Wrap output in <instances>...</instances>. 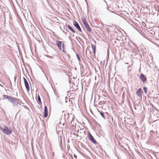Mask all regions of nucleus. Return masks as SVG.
I'll use <instances>...</instances> for the list:
<instances>
[{
  "instance_id": "nucleus-1",
  "label": "nucleus",
  "mask_w": 159,
  "mask_h": 159,
  "mask_svg": "<svg viewBox=\"0 0 159 159\" xmlns=\"http://www.w3.org/2000/svg\"><path fill=\"white\" fill-rule=\"evenodd\" d=\"M150 138L152 140L154 141L156 143L159 142V137L157 135V131H154L153 130H151L150 132Z\"/></svg>"
},
{
  "instance_id": "nucleus-2",
  "label": "nucleus",
  "mask_w": 159,
  "mask_h": 159,
  "mask_svg": "<svg viewBox=\"0 0 159 159\" xmlns=\"http://www.w3.org/2000/svg\"><path fill=\"white\" fill-rule=\"evenodd\" d=\"M0 129L2 132L7 135H9L12 133V130L9 129L7 126L5 125L3 127H0Z\"/></svg>"
},
{
  "instance_id": "nucleus-3",
  "label": "nucleus",
  "mask_w": 159,
  "mask_h": 159,
  "mask_svg": "<svg viewBox=\"0 0 159 159\" xmlns=\"http://www.w3.org/2000/svg\"><path fill=\"white\" fill-rule=\"evenodd\" d=\"M82 20L83 21V23L85 25V27L86 30L89 32H91V28L89 26L85 18H82Z\"/></svg>"
},
{
  "instance_id": "nucleus-4",
  "label": "nucleus",
  "mask_w": 159,
  "mask_h": 159,
  "mask_svg": "<svg viewBox=\"0 0 159 159\" xmlns=\"http://www.w3.org/2000/svg\"><path fill=\"white\" fill-rule=\"evenodd\" d=\"M88 139L91 142L94 144H96L97 143V141L94 139L93 136L91 135L90 132H88Z\"/></svg>"
},
{
  "instance_id": "nucleus-5",
  "label": "nucleus",
  "mask_w": 159,
  "mask_h": 159,
  "mask_svg": "<svg viewBox=\"0 0 159 159\" xmlns=\"http://www.w3.org/2000/svg\"><path fill=\"white\" fill-rule=\"evenodd\" d=\"M139 78L141 81L143 83H146L147 81V78L146 76L143 74L141 73L140 75Z\"/></svg>"
},
{
  "instance_id": "nucleus-6",
  "label": "nucleus",
  "mask_w": 159,
  "mask_h": 159,
  "mask_svg": "<svg viewBox=\"0 0 159 159\" xmlns=\"http://www.w3.org/2000/svg\"><path fill=\"white\" fill-rule=\"evenodd\" d=\"M149 92L148 93L149 94H151L153 92L154 90L156 89V87L155 85H152L150 86L149 88Z\"/></svg>"
},
{
  "instance_id": "nucleus-7",
  "label": "nucleus",
  "mask_w": 159,
  "mask_h": 159,
  "mask_svg": "<svg viewBox=\"0 0 159 159\" xmlns=\"http://www.w3.org/2000/svg\"><path fill=\"white\" fill-rule=\"evenodd\" d=\"M73 24L74 26L79 31L82 32V31L78 23L76 21H73Z\"/></svg>"
},
{
  "instance_id": "nucleus-8",
  "label": "nucleus",
  "mask_w": 159,
  "mask_h": 159,
  "mask_svg": "<svg viewBox=\"0 0 159 159\" xmlns=\"http://www.w3.org/2000/svg\"><path fill=\"white\" fill-rule=\"evenodd\" d=\"M23 80L26 89L28 91H30V86L29 83L26 79L24 77H23Z\"/></svg>"
},
{
  "instance_id": "nucleus-9",
  "label": "nucleus",
  "mask_w": 159,
  "mask_h": 159,
  "mask_svg": "<svg viewBox=\"0 0 159 159\" xmlns=\"http://www.w3.org/2000/svg\"><path fill=\"white\" fill-rule=\"evenodd\" d=\"M19 99L17 98H15L14 100L11 103L12 105L13 106L17 107L18 106V104H19L18 100H19Z\"/></svg>"
},
{
  "instance_id": "nucleus-10",
  "label": "nucleus",
  "mask_w": 159,
  "mask_h": 159,
  "mask_svg": "<svg viewBox=\"0 0 159 159\" xmlns=\"http://www.w3.org/2000/svg\"><path fill=\"white\" fill-rule=\"evenodd\" d=\"M66 28H68L69 30H70L73 33H75V30L70 26V25H67L66 24L65 26L64 27V29L65 30Z\"/></svg>"
},
{
  "instance_id": "nucleus-11",
  "label": "nucleus",
  "mask_w": 159,
  "mask_h": 159,
  "mask_svg": "<svg viewBox=\"0 0 159 159\" xmlns=\"http://www.w3.org/2000/svg\"><path fill=\"white\" fill-rule=\"evenodd\" d=\"M48 116V109L47 107L45 106L44 107V111L43 113V116L45 118H46Z\"/></svg>"
},
{
  "instance_id": "nucleus-12",
  "label": "nucleus",
  "mask_w": 159,
  "mask_h": 159,
  "mask_svg": "<svg viewBox=\"0 0 159 159\" xmlns=\"http://www.w3.org/2000/svg\"><path fill=\"white\" fill-rule=\"evenodd\" d=\"M62 42L59 40L56 41V45L60 50H61V45Z\"/></svg>"
},
{
  "instance_id": "nucleus-13",
  "label": "nucleus",
  "mask_w": 159,
  "mask_h": 159,
  "mask_svg": "<svg viewBox=\"0 0 159 159\" xmlns=\"http://www.w3.org/2000/svg\"><path fill=\"white\" fill-rule=\"evenodd\" d=\"M12 98V97L9 96L8 95H6L5 94H4L3 95V97L2 98V100H4L6 99H7L10 102L11 99Z\"/></svg>"
},
{
  "instance_id": "nucleus-14",
  "label": "nucleus",
  "mask_w": 159,
  "mask_h": 159,
  "mask_svg": "<svg viewBox=\"0 0 159 159\" xmlns=\"http://www.w3.org/2000/svg\"><path fill=\"white\" fill-rule=\"evenodd\" d=\"M142 93L143 91H142V89L141 88H139L137 90L136 94L139 97L142 96Z\"/></svg>"
},
{
  "instance_id": "nucleus-15",
  "label": "nucleus",
  "mask_w": 159,
  "mask_h": 159,
  "mask_svg": "<svg viewBox=\"0 0 159 159\" xmlns=\"http://www.w3.org/2000/svg\"><path fill=\"white\" fill-rule=\"evenodd\" d=\"M91 48L92 49L93 52V53L94 54H95L96 52V47L95 45H93V44L91 43Z\"/></svg>"
},
{
  "instance_id": "nucleus-16",
  "label": "nucleus",
  "mask_w": 159,
  "mask_h": 159,
  "mask_svg": "<svg viewBox=\"0 0 159 159\" xmlns=\"http://www.w3.org/2000/svg\"><path fill=\"white\" fill-rule=\"evenodd\" d=\"M98 111L99 113L100 114V115H101V116L102 117V118L104 119H106V117L105 116L104 113L102 111Z\"/></svg>"
},
{
  "instance_id": "nucleus-17",
  "label": "nucleus",
  "mask_w": 159,
  "mask_h": 159,
  "mask_svg": "<svg viewBox=\"0 0 159 159\" xmlns=\"http://www.w3.org/2000/svg\"><path fill=\"white\" fill-rule=\"evenodd\" d=\"M38 102H37L39 104H41L42 102H41L40 97L39 94L38 95Z\"/></svg>"
},
{
  "instance_id": "nucleus-18",
  "label": "nucleus",
  "mask_w": 159,
  "mask_h": 159,
  "mask_svg": "<svg viewBox=\"0 0 159 159\" xmlns=\"http://www.w3.org/2000/svg\"><path fill=\"white\" fill-rule=\"evenodd\" d=\"M57 102H58V103L61 104V105H62L63 104V103L61 101V98H59V97H57Z\"/></svg>"
},
{
  "instance_id": "nucleus-19",
  "label": "nucleus",
  "mask_w": 159,
  "mask_h": 159,
  "mask_svg": "<svg viewBox=\"0 0 159 159\" xmlns=\"http://www.w3.org/2000/svg\"><path fill=\"white\" fill-rule=\"evenodd\" d=\"M143 89L145 93L147 94V93L148 88L146 87H143Z\"/></svg>"
},
{
  "instance_id": "nucleus-20",
  "label": "nucleus",
  "mask_w": 159,
  "mask_h": 159,
  "mask_svg": "<svg viewBox=\"0 0 159 159\" xmlns=\"http://www.w3.org/2000/svg\"><path fill=\"white\" fill-rule=\"evenodd\" d=\"M76 56L77 57V59L78 60V61H80L81 59H80V56L79 54H78L77 53H76Z\"/></svg>"
},
{
  "instance_id": "nucleus-21",
  "label": "nucleus",
  "mask_w": 159,
  "mask_h": 159,
  "mask_svg": "<svg viewBox=\"0 0 159 159\" xmlns=\"http://www.w3.org/2000/svg\"><path fill=\"white\" fill-rule=\"evenodd\" d=\"M64 42H63V43H62V48H63V49H64L65 48V47L66 45L64 43Z\"/></svg>"
},
{
  "instance_id": "nucleus-22",
  "label": "nucleus",
  "mask_w": 159,
  "mask_h": 159,
  "mask_svg": "<svg viewBox=\"0 0 159 159\" xmlns=\"http://www.w3.org/2000/svg\"><path fill=\"white\" fill-rule=\"evenodd\" d=\"M107 9L110 12L113 13H115V12L114 11L109 10V7H107Z\"/></svg>"
},
{
  "instance_id": "nucleus-23",
  "label": "nucleus",
  "mask_w": 159,
  "mask_h": 159,
  "mask_svg": "<svg viewBox=\"0 0 159 159\" xmlns=\"http://www.w3.org/2000/svg\"><path fill=\"white\" fill-rule=\"evenodd\" d=\"M15 98H16L12 97V98L11 99V100L10 102L11 103L12 102V101L14 100V99Z\"/></svg>"
},
{
  "instance_id": "nucleus-24",
  "label": "nucleus",
  "mask_w": 159,
  "mask_h": 159,
  "mask_svg": "<svg viewBox=\"0 0 159 159\" xmlns=\"http://www.w3.org/2000/svg\"><path fill=\"white\" fill-rule=\"evenodd\" d=\"M74 157L75 159H77V156L75 154L74 155Z\"/></svg>"
},
{
  "instance_id": "nucleus-25",
  "label": "nucleus",
  "mask_w": 159,
  "mask_h": 159,
  "mask_svg": "<svg viewBox=\"0 0 159 159\" xmlns=\"http://www.w3.org/2000/svg\"><path fill=\"white\" fill-rule=\"evenodd\" d=\"M47 57H48L49 58H53V57L52 56H49V55H48L47 56Z\"/></svg>"
},
{
  "instance_id": "nucleus-26",
  "label": "nucleus",
  "mask_w": 159,
  "mask_h": 159,
  "mask_svg": "<svg viewBox=\"0 0 159 159\" xmlns=\"http://www.w3.org/2000/svg\"><path fill=\"white\" fill-rule=\"evenodd\" d=\"M67 56H68L69 57V58H70V55L68 54V53H67Z\"/></svg>"
},
{
  "instance_id": "nucleus-27",
  "label": "nucleus",
  "mask_w": 159,
  "mask_h": 159,
  "mask_svg": "<svg viewBox=\"0 0 159 159\" xmlns=\"http://www.w3.org/2000/svg\"><path fill=\"white\" fill-rule=\"evenodd\" d=\"M62 51H63V52H65V53H66V51H65V50H64V49H63V50H62Z\"/></svg>"
},
{
  "instance_id": "nucleus-28",
  "label": "nucleus",
  "mask_w": 159,
  "mask_h": 159,
  "mask_svg": "<svg viewBox=\"0 0 159 159\" xmlns=\"http://www.w3.org/2000/svg\"><path fill=\"white\" fill-rule=\"evenodd\" d=\"M67 32H69V30L67 29V28H66V29L65 30Z\"/></svg>"
},
{
  "instance_id": "nucleus-29",
  "label": "nucleus",
  "mask_w": 159,
  "mask_h": 159,
  "mask_svg": "<svg viewBox=\"0 0 159 159\" xmlns=\"http://www.w3.org/2000/svg\"><path fill=\"white\" fill-rule=\"evenodd\" d=\"M65 123H63V124H62V125H63V126H64V125H65Z\"/></svg>"
},
{
  "instance_id": "nucleus-30",
  "label": "nucleus",
  "mask_w": 159,
  "mask_h": 159,
  "mask_svg": "<svg viewBox=\"0 0 159 159\" xmlns=\"http://www.w3.org/2000/svg\"><path fill=\"white\" fill-rule=\"evenodd\" d=\"M70 156L73 159V156L72 155H71V156Z\"/></svg>"
},
{
  "instance_id": "nucleus-31",
  "label": "nucleus",
  "mask_w": 159,
  "mask_h": 159,
  "mask_svg": "<svg viewBox=\"0 0 159 159\" xmlns=\"http://www.w3.org/2000/svg\"><path fill=\"white\" fill-rule=\"evenodd\" d=\"M63 32L64 33H65V34H66V32L64 31H63Z\"/></svg>"
},
{
  "instance_id": "nucleus-32",
  "label": "nucleus",
  "mask_w": 159,
  "mask_h": 159,
  "mask_svg": "<svg viewBox=\"0 0 159 159\" xmlns=\"http://www.w3.org/2000/svg\"><path fill=\"white\" fill-rule=\"evenodd\" d=\"M94 41L95 43H96V41L94 40Z\"/></svg>"
},
{
  "instance_id": "nucleus-33",
  "label": "nucleus",
  "mask_w": 159,
  "mask_h": 159,
  "mask_svg": "<svg viewBox=\"0 0 159 159\" xmlns=\"http://www.w3.org/2000/svg\"><path fill=\"white\" fill-rule=\"evenodd\" d=\"M79 132V130H77L76 132L77 133H78Z\"/></svg>"
},
{
  "instance_id": "nucleus-34",
  "label": "nucleus",
  "mask_w": 159,
  "mask_h": 159,
  "mask_svg": "<svg viewBox=\"0 0 159 159\" xmlns=\"http://www.w3.org/2000/svg\"><path fill=\"white\" fill-rule=\"evenodd\" d=\"M57 39H60L59 38H58Z\"/></svg>"
},
{
  "instance_id": "nucleus-35",
  "label": "nucleus",
  "mask_w": 159,
  "mask_h": 159,
  "mask_svg": "<svg viewBox=\"0 0 159 159\" xmlns=\"http://www.w3.org/2000/svg\"><path fill=\"white\" fill-rule=\"evenodd\" d=\"M16 78V77H15V79Z\"/></svg>"
},
{
  "instance_id": "nucleus-36",
  "label": "nucleus",
  "mask_w": 159,
  "mask_h": 159,
  "mask_svg": "<svg viewBox=\"0 0 159 159\" xmlns=\"http://www.w3.org/2000/svg\"><path fill=\"white\" fill-rule=\"evenodd\" d=\"M102 25H104V24H102Z\"/></svg>"
},
{
  "instance_id": "nucleus-37",
  "label": "nucleus",
  "mask_w": 159,
  "mask_h": 159,
  "mask_svg": "<svg viewBox=\"0 0 159 159\" xmlns=\"http://www.w3.org/2000/svg\"><path fill=\"white\" fill-rule=\"evenodd\" d=\"M105 113H106V114H107V112H105Z\"/></svg>"
},
{
  "instance_id": "nucleus-38",
  "label": "nucleus",
  "mask_w": 159,
  "mask_h": 159,
  "mask_svg": "<svg viewBox=\"0 0 159 159\" xmlns=\"http://www.w3.org/2000/svg\"><path fill=\"white\" fill-rule=\"evenodd\" d=\"M59 124H61V123H59Z\"/></svg>"
},
{
  "instance_id": "nucleus-39",
  "label": "nucleus",
  "mask_w": 159,
  "mask_h": 159,
  "mask_svg": "<svg viewBox=\"0 0 159 159\" xmlns=\"http://www.w3.org/2000/svg\"><path fill=\"white\" fill-rule=\"evenodd\" d=\"M134 109H136V108H134Z\"/></svg>"
},
{
  "instance_id": "nucleus-40",
  "label": "nucleus",
  "mask_w": 159,
  "mask_h": 159,
  "mask_svg": "<svg viewBox=\"0 0 159 159\" xmlns=\"http://www.w3.org/2000/svg\"><path fill=\"white\" fill-rule=\"evenodd\" d=\"M64 112V111H62V112Z\"/></svg>"
}]
</instances>
